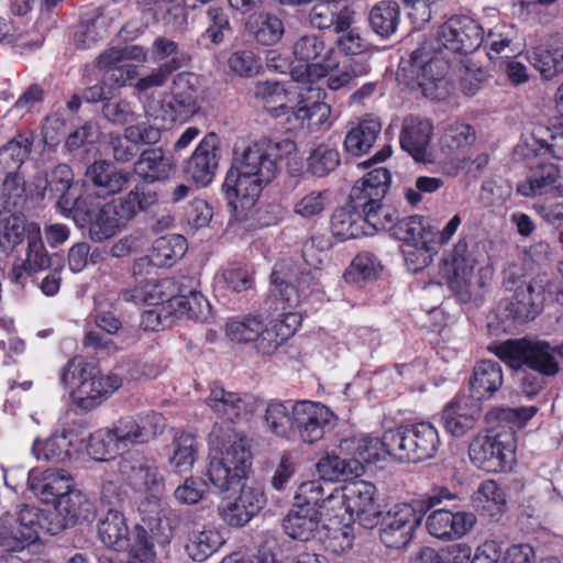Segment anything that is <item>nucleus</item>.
<instances>
[{
	"label": "nucleus",
	"mask_w": 563,
	"mask_h": 563,
	"mask_svg": "<svg viewBox=\"0 0 563 563\" xmlns=\"http://www.w3.org/2000/svg\"><path fill=\"white\" fill-rule=\"evenodd\" d=\"M484 42V30L474 19L453 15L441 24L433 37H424L408 60L399 66L400 75L411 89H420L428 98H440L439 87L445 82L448 63L439 56L442 48L454 54H471Z\"/></svg>",
	"instance_id": "obj_1"
},
{
	"label": "nucleus",
	"mask_w": 563,
	"mask_h": 563,
	"mask_svg": "<svg viewBox=\"0 0 563 563\" xmlns=\"http://www.w3.org/2000/svg\"><path fill=\"white\" fill-rule=\"evenodd\" d=\"M296 143L290 139L272 141L262 137L246 146L234 159L228 172L222 190L234 212L252 208L265 186L278 174V162L296 152Z\"/></svg>",
	"instance_id": "obj_2"
},
{
	"label": "nucleus",
	"mask_w": 563,
	"mask_h": 563,
	"mask_svg": "<svg viewBox=\"0 0 563 563\" xmlns=\"http://www.w3.org/2000/svg\"><path fill=\"white\" fill-rule=\"evenodd\" d=\"M211 445L208 477L221 490H229L245 476L252 454L245 435L231 426L214 423L209 434Z\"/></svg>",
	"instance_id": "obj_3"
},
{
	"label": "nucleus",
	"mask_w": 563,
	"mask_h": 563,
	"mask_svg": "<svg viewBox=\"0 0 563 563\" xmlns=\"http://www.w3.org/2000/svg\"><path fill=\"white\" fill-rule=\"evenodd\" d=\"M493 351L512 368L526 365L541 376L554 377L560 372L558 357L563 358V342L553 346L542 340L510 339L496 345Z\"/></svg>",
	"instance_id": "obj_4"
},
{
	"label": "nucleus",
	"mask_w": 563,
	"mask_h": 563,
	"mask_svg": "<svg viewBox=\"0 0 563 563\" xmlns=\"http://www.w3.org/2000/svg\"><path fill=\"white\" fill-rule=\"evenodd\" d=\"M383 446L388 456L408 463L432 459L439 450L438 430L429 422L402 426L383 434Z\"/></svg>",
	"instance_id": "obj_5"
},
{
	"label": "nucleus",
	"mask_w": 563,
	"mask_h": 563,
	"mask_svg": "<svg viewBox=\"0 0 563 563\" xmlns=\"http://www.w3.org/2000/svg\"><path fill=\"white\" fill-rule=\"evenodd\" d=\"M200 82L197 75L188 71L177 74L172 82L170 93L159 104V113L145 109L147 118L161 119L167 123L187 122L200 110Z\"/></svg>",
	"instance_id": "obj_6"
},
{
	"label": "nucleus",
	"mask_w": 563,
	"mask_h": 563,
	"mask_svg": "<svg viewBox=\"0 0 563 563\" xmlns=\"http://www.w3.org/2000/svg\"><path fill=\"white\" fill-rule=\"evenodd\" d=\"M318 268L299 266L291 258H283L277 262L271 275L277 295L285 303V308L297 307L302 299L318 290Z\"/></svg>",
	"instance_id": "obj_7"
},
{
	"label": "nucleus",
	"mask_w": 563,
	"mask_h": 563,
	"mask_svg": "<svg viewBox=\"0 0 563 563\" xmlns=\"http://www.w3.org/2000/svg\"><path fill=\"white\" fill-rule=\"evenodd\" d=\"M48 520L47 515L35 507L22 505L16 515L0 519V551L23 550L38 539L40 531Z\"/></svg>",
	"instance_id": "obj_8"
},
{
	"label": "nucleus",
	"mask_w": 563,
	"mask_h": 563,
	"mask_svg": "<svg viewBox=\"0 0 563 563\" xmlns=\"http://www.w3.org/2000/svg\"><path fill=\"white\" fill-rule=\"evenodd\" d=\"M488 262L486 246L483 243H474L468 246L466 242L459 241L453 250V274L449 279L450 288L462 299L468 300L472 295L474 271L483 269Z\"/></svg>",
	"instance_id": "obj_9"
},
{
	"label": "nucleus",
	"mask_w": 563,
	"mask_h": 563,
	"mask_svg": "<svg viewBox=\"0 0 563 563\" xmlns=\"http://www.w3.org/2000/svg\"><path fill=\"white\" fill-rule=\"evenodd\" d=\"M471 461L489 473L504 472L511 468L515 450L509 435H477L468 446Z\"/></svg>",
	"instance_id": "obj_10"
},
{
	"label": "nucleus",
	"mask_w": 563,
	"mask_h": 563,
	"mask_svg": "<svg viewBox=\"0 0 563 563\" xmlns=\"http://www.w3.org/2000/svg\"><path fill=\"white\" fill-rule=\"evenodd\" d=\"M422 515L410 504L395 505L384 517L379 529L380 541L390 549L405 548L420 525Z\"/></svg>",
	"instance_id": "obj_11"
},
{
	"label": "nucleus",
	"mask_w": 563,
	"mask_h": 563,
	"mask_svg": "<svg viewBox=\"0 0 563 563\" xmlns=\"http://www.w3.org/2000/svg\"><path fill=\"white\" fill-rule=\"evenodd\" d=\"M334 415L319 402L299 401L292 408V430L308 444L321 440L325 430L332 426Z\"/></svg>",
	"instance_id": "obj_12"
},
{
	"label": "nucleus",
	"mask_w": 563,
	"mask_h": 563,
	"mask_svg": "<svg viewBox=\"0 0 563 563\" xmlns=\"http://www.w3.org/2000/svg\"><path fill=\"white\" fill-rule=\"evenodd\" d=\"M164 428L163 415L155 411L122 417L112 427L114 437L119 439L123 449L154 440Z\"/></svg>",
	"instance_id": "obj_13"
},
{
	"label": "nucleus",
	"mask_w": 563,
	"mask_h": 563,
	"mask_svg": "<svg viewBox=\"0 0 563 563\" xmlns=\"http://www.w3.org/2000/svg\"><path fill=\"white\" fill-rule=\"evenodd\" d=\"M506 288L512 295L505 302L508 317L518 322L533 320L544 302L543 286L537 282H506Z\"/></svg>",
	"instance_id": "obj_14"
},
{
	"label": "nucleus",
	"mask_w": 563,
	"mask_h": 563,
	"mask_svg": "<svg viewBox=\"0 0 563 563\" xmlns=\"http://www.w3.org/2000/svg\"><path fill=\"white\" fill-rule=\"evenodd\" d=\"M132 174L119 169L106 159L95 161L84 174V186L98 198L106 199L123 191L130 184Z\"/></svg>",
	"instance_id": "obj_15"
},
{
	"label": "nucleus",
	"mask_w": 563,
	"mask_h": 563,
	"mask_svg": "<svg viewBox=\"0 0 563 563\" xmlns=\"http://www.w3.org/2000/svg\"><path fill=\"white\" fill-rule=\"evenodd\" d=\"M118 473L134 490L159 494L164 482L157 467L144 457L128 455L118 463Z\"/></svg>",
	"instance_id": "obj_16"
},
{
	"label": "nucleus",
	"mask_w": 563,
	"mask_h": 563,
	"mask_svg": "<svg viewBox=\"0 0 563 563\" xmlns=\"http://www.w3.org/2000/svg\"><path fill=\"white\" fill-rule=\"evenodd\" d=\"M347 499V514L365 528H373L378 523L380 515L376 503V487L369 482L357 481L345 485Z\"/></svg>",
	"instance_id": "obj_17"
},
{
	"label": "nucleus",
	"mask_w": 563,
	"mask_h": 563,
	"mask_svg": "<svg viewBox=\"0 0 563 563\" xmlns=\"http://www.w3.org/2000/svg\"><path fill=\"white\" fill-rule=\"evenodd\" d=\"M266 503L262 490L243 486L234 500L219 506L221 519L231 527H243L256 516Z\"/></svg>",
	"instance_id": "obj_18"
},
{
	"label": "nucleus",
	"mask_w": 563,
	"mask_h": 563,
	"mask_svg": "<svg viewBox=\"0 0 563 563\" xmlns=\"http://www.w3.org/2000/svg\"><path fill=\"white\" fill-rule=\"evenodd\" d=\"M432 137V124L419 117H406L401 124L399 143L416 162H431L429 145Z\"/></svg>",
	"instance_id": "obj_19"
},
{
	"label": "nucleus",
	"mask_w": 563,
	"mask_h": 563,
	"mask_svg": "<svg viewBox=\"0 0 563 563\" xmlns=\"http://www.w3.org/2000/svg\"><path fill=\"white\" fill-rule=\"evenodd\" d=\"M391 175L385 167H377L357 180L350 191V203L355 209L376 206L385 197L390 185Z\"/></svg>",
	"instance_id": "obj_20"
},
{
	"label": "nucleus",
	"mask_w": 563,
	"mask_h": 563,
	"mask_svg": "<svg viewBox=\"0 0 563 563\" xmlns=\"http://www.w3.org/2000/svg\"><path fill=\"white\" fill-rule=\"evenodd\" d=\"M217 143V135L208 134L186 162L184 172L197 185L207 186L213 179L218 168Z\"/></svg>",
	"instance_id": "obj_21"
},
{
	"label": "nucleus",
	"mask_w": 563,
	"mask_h": 563,
	"mask_svg": "<svg viewBox=\"0 0 563 563\" xmlns=\"http://www.w3.org/2000/svg\"><path fill=\"white\" fill-rule=\"evenodd\" d=\"M57 516L63 518V523L49 526L44 525V529L48 534H57L68 526L77 522L89 521L95 516V504L80 490L70 489L66 495L62 496L55 505Z\"/></svg>",
	"instance_id": "obj_22"
},
{
	"label": "nucleus",
	"mask_w": 563,
	"mask_h": 563,
	"mask_svg": "<svg viewBox=\"0 0 563 563\" xmlns=\"http://www.w3.org/2000/svg\"><path fill=\"white\" fill-rule=\"evenodd\" d=\"M371 68L367 65L358 63H349L339 67L338 63L328 62L327 64H308L306 67V75H297L292 73L297 80L310 81L312 76L327 77V86L331 90H339L340 88L349 85L354 79L365 76L369 73Z\"/></svg>",
	"instance_id": "obj_23"
},
{
	"label": "nucleus",
	"mask_w": 563,
	"mask_h": 563,
	"mask_svg": "<svg viewBox=\"0 0 563 563\" xmlns=\"http://www.w3.org/2000/svg\"><path fill=\"white\" fill-rule=\"evenodd\" d=\"M473 512H452L445 509L432 511L427 518L428 532L440 540H453L466 534L475 525Z\"/></svg>",
	"instance_id": "obj_24"
},
{
	"label": "nucleus",
	"mask_w": 563,
	"mask_h": 563,
	"mask_svg": "<svg viewBox=\"0 0 563 563\" xmlns=\"http://www.w3.org/2000/svg\"><path fill=\"white\" fill-rule=\"evenodd\" d=\"M73 485V477L64 470L47 468L41 473L32 471L29 475L30 489L45 504L56 505Z\"/></svg>",
	"instance_id": "obj_25"
},
{
	"label": "nucleus",
	"mask_w": 563,
	"mask_h": 563,
	"mask_svg": "<svg viewBox=\"0 0 563 563\" xmlns=\"http://www.w3.org/2000/svg\"><path fill=\"white\" fill-rule=\"evenodd\" d=\"M478 418V406L466 396L455 397L443 408L441 415L444 430L456 438L474 429Z\"/></svg>",
	"instance_id": "obj_26"
},
{
	"label": "nucleus",
	"mask_w": 563,
	"mask_h": 563,
	"mask_svg": "<svg viewBox=\"0 0 563 563\" xmlns=\"http://www.w3.org/2000/svg\"><path fill=\"white\" fill-rule=\"evenodd\" d=\"M175 170V162L163 147L144 150L133 164V173L145 184L169 179Z\"/></svg>",
	"instance_id": "obj_27"
},
{
	"label": "nucleus",
	"mask_w": 563,
	"mask_h": 563,
	"mask_svg": "<svg viewBox=\"0 0 563 563\" xmlns=\"http://www.w3.org/2000/svg\"><path fill=\"white\" fill-rule=\"evenodd\" d=\"M74 181V174L67 164H58L51 172H42L34 176L33 186L38 198H57L60 210H65V198Z\"/></svg>",
	"instance_id": "obj_28"
},
{
	"label": "nucleus",
	"mask_w": 563,
	"mask_h": 563,
	"mask_svg": "<svg viewBox=\"0 0 563 563\" xmlns=\"http://www.w3.org/2000/svg\"><path fill=\"white\" fill-rule=\"evenodd\" d=\"M503 384L504 374L500 364L495 361H481L475 364L470 377V398L474 401L490 399Z\"/></svg>",
	"instance_id": "obj_29"
},
{
	"label": "nucleus",
	"mask_w": 563,
	"mask_h": 563,
	"mask_svg": "<svg viewBox=\"0 0 563 563\" xmlns=\"http://www.w3.org/2000/svg\"><path fill=\"white\" fill-rule=\"evenodd\" d=\"M338 448L341 454L360 460L362 465L385 460L387 455L383 446V437L378 439L368 434H354L341 439Z\"/></svg>",
	"instance_id": "obj_30"
},
{
	"label": "nucleus",
	"mask_w": 563,
	"mask_h": 563,
	"mask_svg": "<svg viewBox=\"0 0 563 563\" xmlns=\"http://www.w3.org/2000/svg\"><path fill=\"white\" fill-rule=\"evenodd\" d=\"M100 541L115 551H124L130 547L129 528L123 514L115 508H109L98 523Z\"/></svg>",
	"instance_id": "obj_31"
},
{
	"label": "nucleus",
	"mask_w": 563,
	"mask_h": 563,
	"mask_svg": "<svg viewBox=\"0 0 563 563\" xmlns=\"http://www.w3.org/2000/svg\"><path fill=\"white\" fill-rule=\"evenodd\" d=\"M471 548L459 543L443 550L423 547L412 556L410 563H488L487 555H475L471 561Z\"/></svg>",
	"instance_id": "obj_32"
},
{
	"label": "nucleus",
	"mask_w": 563,
	"mask_h": 563,
	"mask_svg": "<svg viewBox=\"0 0 563 563\" xmlns=\"http://www.w3.org/2000/svg\"><path fill=\"white\" fill-rule=\"evenodd\" d=\"M320 520L321 515L318 511L294 506L284 518L283 528L291 539L307 542L316 537Z\"/></svg>",
	"instance_id": "obj_33"
},
{
	"label": "nucleus",
	"mask_w": 563,
	"mask_h": 563,
	"mask_svg": "<svg viewBox=\"0 0 563 563\" xmlns=\"http://www.w3.org/2000/svg\"><path fill=\"white\" fill-rule=\"evenodd\" d=\"M560 178V169L553 163H538L530 166L529 176L518 183L517 192L523 197L543 195L553 188Z\"/></svg>",
	"instance_id": "obj_34"
},
{
	"label": "nucleus",
	"mask_w": 563,
	"mask_h": 563,
	"mask_svg": "<svg viewBox=\"0 0 563 563\" xmlns=\"http://www.w3.org/2000/svg\"><path fill=\"white\" fill-rule=\"evenodd\" d=\"M332 234L340 241L356 239L362 235H371V231L364 227L361 209H355L352 203L335 209L331 217Z\"/></svg>",
	"instance_id": "obj_35"
},
{
	"label": "nucleus",
	"mask_w": 563,
	"mask_h": 563,
	"mask_svg": "<svg viewBox=\"0 0 563 563\" xmlns=\"http://www.w3.org/2000/svg\"><path fill=\"white\" fill-rule=\"evenodd\" d=\"M206 404L219 418L231 423L238 422L246 409L245 400L239 394L219 385L211 387Z\"/></svg>",
	"instance_id": "obj_36"
},
{
	"label": "nucleus",
	"mask_w": 563,
	"mask_h": 563,
	"mask_svg": "<svg viewBox=\"0 0 563 563\" xmlns=\"http://www.w3.org/2000/svg\"><path fill=\"white\" fill-rule=\"evenodd\" d=\"M31 223L19 211L0 216V252L9 255L29 239Z\"/></svg>",
	"instance_id": "obj_37"
},
{
	"label": "nucleus",
	"mask_w": 563,
	"mask_h": 563,
	"mask_svg": "<svg viewBox=\"0 0 563 563\" xmlns=\"http://www.w3.org/2000/svg\"><path fill=\"white\" fill-rule=\"evenodd\" d=\"M382 131V123L374 118L360 121L351 128L344 139V148L353 156L366 154L376 142Z\"/></svg>",
	"instance_id": "obj_38"
},
{
	"label": "nucleus",
	"mask_w": 563,
	"mask_h": 563,
	"mask_svg": "<svg viewBox=\"0 0 563 563\" xmlns=\"http://www.w3.org/2000/svg\"><path fill=\"white\" fill-rule=\"evenodd\" d=\"M320 477L328 482L347 481L364 473V466L356 459H341L338 455H325L317 463Z\"/></svg>",
	"instance_id": "obj_39"
},
{
	"label": "nucleus",
	"mask_w": 563,
	"mask_h": 563,
	"mask_svg": "<svg viewBox=\"0 0 563 563\" xmlns=\"http://www.w3.org/2000/svg\"><path fill=\"white\" fill-rule=\"evenodd\" d=\"M245 27L257 43L271 46L277 44L284 33L285 26L283 21L272 13H258L249 16Z\"/></svg>",
	"instance_id": "obj_40"
},
{
	"label": "nucleus",
	"mask_w": 563,
	"mask_h": 563,
	"mask_svg": "<svg viewBox=\"0 0 563 563\" xmlns=\"http://www.w3.org/2000/svg\"><path fill=\"white\" fill-rule=\"evenodd\" d=\"M126 224L113 202L102 205L89 225V236L96 242H102L115 235Z\"/></svg>",
	"instance_id": "obj_41"
},
{
	"label": "nucleus",
	"mask_w": 563,
	"mask_h": 563,
	"mask_svg": "<svg viewBox=\"0 0 563 563\" xmlns=\"http://www.w3.org/2000/svg\"><path fill=\"white\" fill-rule=\"evenodd\" d=\"M399 20L400 7L393 0L376 3L368 14L371 29L384 38L389 37L397 31Z\"/></svg>",
	"instance_id": "obj_42"
},
{
	"label": "nucleus",
	"mask_w": 563,
	"mask_h": 563,
	"mask_svg": "<svg viewBox=\"0 0 563 563\" xmlns=\"http://www.w3.org/2000/svg\"><path fill=\"white\" fill-rule=\"evenodd\" d=\"M33 139L31 136L19 134L10 140L0 148V172L1 173H19L31 154Z\"/></svg>",
	"instance_id": "obj_43"
},
{
	"label": "nucleus",
	"mask_w": 563,
	"mask_h": 563,
	"mask_svg": "<svg viewBox=\"0 0 563 563\" xmlns=\"http://www.w3.org/2000/svg\"><path fill=\"white\" fill-rule=\"evenodd\" d=\"M154 267L172 266L186 252V240L179 234H169L156 239L151 249Z\"/></svg>",
	"instance_id": "obj_44"
},
{
	"label": "nucleus",
	"mask_w": 563,
	"mask_h": 563,
	"mask_svg": "<svg viewBox=\"0 0 563 563\" xmlns=\"http://www.w3.org/2000/svg\"><path fill=\"white\" fill-rule=\"evenodd\" d=\"M335 5L320 3L314 5L309 13V22L312 27L327 30L333 27L335 33H344L351 26V16L346 9L334 10Z\"/></svg>",
	"instance_id": "obj_45"
},
{
	"label": "nucleus",
	"mask_w": 563,
	"mask_h": 563,
	"mask_svg": "<svg viewBox=\"0 0 563 563\" xmlns=\"http://www.w3.org/2000/svg\"><path fill=\"white\" fill-rule=\"evenodd\" d=\"M168 307L177 318L191 320L206 319L210 308L207 299L197 290H190L188 295H174L168 300Z\"/></svg>",
	"instance_id": "obj_46"
},
{
	"label": "nucleus",
	"mask_w": 563,
	"mask_h": 563,
	"mask_svg": "<svg viewBox=\"0 0 563 563\" xmlns=\"http://www.w3.org/2000/svg\"><path fill=\"white\" fill-rule=\"evenodd\" d=\"M528 60L545 80L563 74L562 48L536 47L528 53Z\"/></svg>",
	"instance_id": "obj_47"
},
{
	"label": "nucleus",
	"mask_w": 563,
	"mask_h": 563,
	"mask_svg": "<svg viewBox=\"0 0 563 563\" xmlns=\"http://www.w3.org/2000/svg\"><path fill=\"white\" fill-rule=\"evenodd\" d=\"M70 440L64 431L60 434H54L45 441L36 440L33 443L32 452L37 460L47 462H63L70 457Z\"/></svg>",
	"instance_id": "obj_48"
},
{
	"label": "nucleus",
	"mask_w": 563,
	"mask_h": 563,
	"mask_svg": "<svg viewBox=\"0 0 563 563\" xmlns=\"http://www.w3.org/2000/svg\"><path fill=\"white\" fill-rule=\"evenodd\" d=\"M206 20L207 26L201 33L200 38L213 46L221 45L227 34L232 32L230 19L225 10L219 7H210L206 11Z\"/></svg>",
	"instance_id": "obj_49"
},
{
	"label": "nucleus",
	"mask_w": 563,
	"mask_h": 563,
	"mask_svg": "<svg viewBox=\"0 0 563 563\" xmlns=\"http://www.w3.org/2000/svg\"><path fill=\"white\" fill-rule=\"evenodd\" d=\"M340 153L328 144H319L307 158V169L317 177H324L340 165Z\"/></svg>",
	"instance_id": "obj_50"
},
{
	"label": "nucleus",
	"mask_w": 563,
	"mask_h": 563,
	"mask_svg": "<svg viewBox=\"0 0 563 563\" xmlns=\"http://www.w3.org/2000/svg\"><path fill=\"white\" fill-rule=\"evenodd\" d=\"M426 232L427 227L422 217L410 216L399 218L398 214L389 233L393 238L404 242L405 246H408L420 245L424 241Z\"/></svg>",
	"instance_id": "obj_51"
},
{
	"label": "nucleus",
	"mask_w": 563,
	"mask_h": 563,
	"mask_svg": "<svg viewBox=\"0 0 563 563\" xmlns=\"http://www.w3.org/2000/svg\"><path fill=\"white\" fill-rule=\"evenodd\" d=\"M292 55L300 62H312L320 57H325L330 48L327 47L322 36L314 33H305L297 36L294 41Z\"/></svg>",
	"instance_id": "obj_52"
},
{
	"label": "nucleus",
	"mask_w": 563,
	"mask_h": 563,
	"mask_svg": "<svg viewBox=\"0 0 563 563\" xmlns=\"http://www.w3.org/2000/svg\"><path fill=\"white\" fill-rule=\"evenodd\" d=\"M289 324L271 322L268 327H262V331L255 340V347L263 355L273 354L288 338L294 335V329Z\"/></svg>",
	"instance_id": "obj_53"
},
{
	"label": "nucleus",
	"mask_w": 563,
	"mask_h": 563,
	"mask_svg": "<svg viewBox=\"0 0 563 563\" xmlns=\"http://www.w3.org/2000/svg\"><path fill=\"white\" fill-rule=\"evenodd\" d=\"M29 269L35 273L46 269L51 266V257L45 250L41 228L37 223H31V232L27 239L26 257L22 261Z\"/></svg>",
	"instance_id": "obj_54"
},
{
	"label": "nucleus",
	"mask_w": 563,
	"mask_h": 563,
	"mask_svg": "<svg viewBox=\"0 0 563 563\" xmlns=\"http://www.w3.org/2000/svg\"><path fill=\"white\" fill-rule=\"evenodd\" d=\"M1 196L3 208L9 212L18 211L26 201L25 181L20 173H3Z\"/></svg>",
	"instance_id": "obj_55"
},
{
	"label": "nucleus",
	"mask_w": 563,
	"mask_h": 563,
	"mask_svg": "<svg viewBox=\"0 0 563 563\" xmlns=\"http://www.w3.org/2000/svg\"><path fill=\"white\" fill-rule=\"evenodd\" d=\"M174 446V454L169 460L170 465L179 473L190 470L196 460V438L190 433L181 432L175 437Z\"/></svg>",
	"instance_id": "obj_56"
},
{
	"label": "nucleus",
	"mask_w": 563,
	"mask_h": 563,
	"mask_svg": "<svg viewBox=\"0 0 563 563\" xmlns=\"http://www.w3.org/2000/svg\"><path fill=\"white\" fill-rule=\"evenodd\" d=\"M220 536L213 530L194 531L186 543V551L194 561H205L220 545Z\"/></svg>",
	"instance_id": "obj_57"
},
{
	"label": "nucleus",
	"mask_w": 563,
	"mask_h": 563,
	"mask_svg": "<svg viewBox=\"0 0 563 563\" xmlns=\"http://www.w3.org/2000/svg\"><path fill=\"white\" fill-rule=\"evenodd\" d=\"M253 95L262 100L274 115L285 113L286 91L279 82L258 81L254 86Z\"/></svg>",
	"instance_id": "obj_58"
},
{
	"label": "nucleus",
	"mask_w": 563,
	"mask_h": 563,
	"mask_svg": "<svg viewBox=\"0 0 563 563\" xmlns=\"http://www.w3.org/2000/svg\"><path fill=\"white\" fill-rule=\"evenodd\" d=\"M476 500L483 503V509L496 520L506 505L505 494L495 481H485L481 484L476 492Z\"/></svg>",
	"instance_id": "obj_59"
},
{
	"label": "nucleus",
	"mask_w": 563,
	"mask_h": 563,
	"mask_svg": "<svg viewBox=\"0 0 563 563\" xmlns=\"http://www.w3.org/2000/svg\"><path fill=\"white\" fill-rule=\"evenodd\" d=\"M364 227L373 234L375 231L386 230L390 232L391 227L399 214L397 210L380 202L362 210Z\"/></svg>",
	"instance_id": "obj_60"
},
{
	"label": "nucleus",
	"mask_w": 563,
	"mask_h": 563,
	"mask_svg": "<svg viewBox=\"0 0 563 563\" xmlns=\"http://www.w3.org/2000/svg\"><path fill=\"white\" fill-rule=\"evenodd\" d=\"M121 449L123 448L114 437L112 428L99 430L89 441V452L97 461H107L118 454Z\"/></svg>",
	"instance_id": "obj_61"
},
{
	"label": "nucleus",
	"mask_w": 563,
	"mask_h": 563,
	"mask_svg": "<svg viewBox=\"0 0 563 563\" xmlns=\"http://www.w3.org/2000/svg\"><path fill=\"white\" fill-rule=\"evenodd\" d=\"M264 420L268 431L277 437H287L292 430V415L280 401H271L265 410Z\"/></svg>",
	"instance_id": "obj_62"
},
{
	"label": "nucleus",
	"mask_w": 563,
	"mask_h": 563,
	"mask_svg": "<svg viewBox=\"0 0 563 563\" xmlns=\"http://www.w3.org/2000/svg\"><path fill=\"white\" fill-rule=\"evenodd\" d=\"M263 323L257 317L249 316L241 320L227 323V335L238 343L255 342L262 331Z\"/></svg>",
	"instance_id": "obj_63"
},
{
	"label": "nucleus",
	"mask_w": 563,
	"mask_h": 563,
	"mask_svg": "<svg viewBox=\"0 0 563 563\" xmlns=\"http://www.w3.org/2000/svg\"><path fill=\"white\" fill-rule=\"evenodd\" d=\"M102 117L113 125L123 126L137 119L133 104L125 99H109L102 104Z\"/></svg>",
	"instance_id": "obj_64"
}]
</instances>
